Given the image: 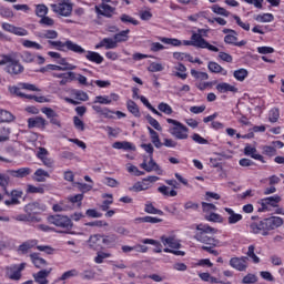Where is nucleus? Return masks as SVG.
I'll list each match as a JSON object with an SVG mask.
<instances>
[{"mask_svg":"<svg viewBox=\"0 0 284 284\" xmlns=\"http://www.w3.org/2000/svg\"><path fill=\"white\" fill-rule=\"evenodd\" d=\"M48 43L60 52H74L75 54H85V60L90 61L91 63H97V65H101V63L104 61L103 55H101L99 52L85 51L83 47L72 42V40H67L65 42H62L61 40H49Z\"/></svg>","mask_w":284,"mask_h":284,"instance_id":"1","label":"nucleus"},{"mask_svg":"<svg viewBox=\"0 0 284 284\" xmlns=\"http://www.w3.org/2000/svg\"><path fill=\"white\" fill-rule=\"evenodd\" d=\"M283 225V217L281 216H271L257 220L250 224L251 234H260L261 236H270V233L273 230H277Z\"/></svg>","mask_w":284,"mask_h":284,"instance_id":"2","label":"nucleus"},{"mask_svg":"<svg viewBox=\"0 0 284 284\" xmlns=\"http://www.w3.org/2000/svg\"><path fill=\"white\" fill-rule=\"evenodd\" d=\"M207 234H216V229L203 223L195 225L193 239L204 245H212L213 247H216V245H219V240L209 236Z\"/></svg>","mask_w":284,"mask_h":284,"instance_id":"3","label":"nucleus"},{"mask_svg":"<svg viewBox=\"0 0 284 284\" xmlns=\"http://www.w3.org/2000/svg\"><path fill=\"white\" fill-rule=\"evenodd\" d=\"M166 123L173 125L169 128V133L173 135L176 141H186V139H190V129L185 124L172 118H168Z\"/></svg>","mask_w":284,"mask_h":284,"instance_id":"4","label":"nucleus"},{"mask_svg":"<svg viewBox=\"0 0 284 284\" xmlns=\"http://www.w3.org/2000/svg\"><path fill=\"white\" fill-rule=\"evenodd\" d=\"M160 241L164 246L171 247V248L166 247L163 250V252H165L166 254H174V256H185L184 251H179L181 250V242L176 240V237L162 235L160 237Z\"/></svg>","mask_w":284,"mask_h":284,"instance_id":"5","label":"nucleus"},{"mask_svg":"<svg viewBox=\"0 0 284 284\" xmlns=\"http://www.w3.org/2000/svg\"><path fill=\"white\" fill-rule=\"evenodd\" d=\"M50 225H54L55 227H60V230H64V232H70L73 227L72 219L68 215L54 214L50 215L47 219Z\"/></svg>","mask_w":284,"mask_h":284,"instance_id":"6","label":"nucleus"},{"mask_svg":"<svg viewBox=\"0 0 284 284\" xmlns=\"http://www.w3.org/2000/svg\"><path fill=\"white\" fill-rule=\"evenodd\" d=\"M199 33L193 32L191 36V41L193 43V48H202L205 50H210V52H219V48L210 44V42H207L202 34H205V29H199L197 30Z\"/></svg>","mask_w":284,"mask_h":284,"instance_id":"7","label":"nucleus"},{"mask_svg":"<svg viewBox=\"0 0 284 284\" xmlns=\"http://www.w3.org/2000/svg\"><path fill=\"white\" fill-rule=\"evenodd\" d=\"M148 130H149L151 142L153 143L154 148H156V150H161L162 145H164V148H173V149L179 145V142H176L172 138H165L163 140V142H161V138L159 136V132H156L151 126H148Z\"/></svg>","mask_w":284,"mask_h":284,"instance_id":"8","label":"nucleus"},{"mask_svg":"<svg viewBox=\"0 0 284 284\" xmlns=\"http://www.w3.org/2000/svg\"><path fill=\"white\" fill-rule=\"evenodd\" d=\"M26 262L20 264H11L4 267V276L9 278V281H21L23 276V270H26Z\"/></svg>","mask_w":284,"mask_h":284,"instance_id":"9","label":"nucleus"},{"mask_svg":"<svg viewBox=\"0 0 284 284\" xmlns=\"http://www.w3.org/2000/svg\"><path fill=\"white\" fill-rule=\"evenodd\" d=\"M52 12L60 17H70L72 14V4L70 0H58L55 3L50 4Z\"/></svg>","mask_w":284,"mask_h":284,"instance_id":"10","label":"nucleus"},{"mask_svg":"<svg viewBox=\"0 0 284 284\" xmlns=\"http://www.w3.org/2000/svg\"><path fill=\"white\" fill-rule=\"evenodd\" d=\"M282 199L280 195H273L268 197L261 199L257 204L260 205L257 212H272V207H278Z\"/></svg>","mask_w":284,"mask_h":284,"instance_id":"11","label":"nucleus"},{"mask_svg":"<svg viewBox=\"0 0 284 284\" xmlns=\"http://www.w3.org/2000/svg\"><path fill=\"white\" fill-rule=\"evenodd\" d=\"M24 212L26 214L31 216V219H36L32 220L33 223H41V216L39 215L41 214V212H43V206H41L39 202H31L27 204L24 206Z\"/></svg>","mask_w":284,"mask_h":284,"instance_id":"12","label":"nucleus"},{"mask_svg":"<svg viewBox=\"0 0 284 284\" xmlns=\"http://www.w3.org/2000/svg\"><path fill=\"white\" fill-rule=\"evenodd\" d=\"M19 57L23 63H34V61L38 65H43V63H45V58L43 55L34 54L30 51H22Z\"/></svg>","mask_w":284,"mask_h":284,"instance_id":"13","label":"nucleus"},{"mask_svg":"<svg viewBox=\"0 0 284 284\" xmlns=\"http://www.w3.org/2000/svg\"><path fill=\"white\" fill-rule=\"evenodd\" d=\"M144 156L143 162L140 164L141 170H144V172H156L158 174H162L163 170H161V166L154 161V156L149 158Z\"/></svg>","mask_w":284,"mask_h":284,"instance_id":"14","label":"nucleus"},{"mask_svg":"<svg viewBox=\"0 0 284 284\" xmlns=\"http://www.w3.org/2000/svg\"><path fill=\"white\" fill-rule=\"evenodd\" d=\"M247 261H250L247 256L232 257L229 265L237 272H245L248 267Z\"/></svg>","mask_w":284,"mask_h":284,"instance_id":"15","label":"nucleus"},{"mask_svg":"<svg viewBox=\"0 0 284 284\" xmlns=\"http://www.w3.org/2000/svg\"><path fill=\"white\" fill-rule=\"evenodd\" d=\"M6 70L8 74H11V77H17V74H21L26 70V68L22 67L19 60H16L11 55V61H9V63L7 64Z\"/></svg>","mask_w":284,"mask_h":284,"instance_id":"16","label":"nucleus"},{"mask_svg":"<svg viewBox=\"0 0 284 284\" xmlns=\"http://www.w3.org/2000/svg\"><path fill=\"white\" fill-rule=\"evenodd\" d=\"M29 130L37 128L38 130H45L48 121L43 116L29 118L27 120Z\"/></svg>","mask_w":284,"mask_h":284,"instance_id":"17","label":"nucleus"},{"mask_svg":"<svg viewBox=\"0 0 284 284\" xmlns=\"http://www.w3.org/2000/svg\"><path fill=\"white\" fill-rule=\"evenodd\" d=\"M108 243V239L103 237L101 234H94L90 236L89 245L92 250H101L103 244Z\"/></svg>","mask_w":284,"mask_h":284,"instance_id":"18","label":"nucleus"},{"mask_svg":"<svg viewBox=\"0 0 284 284\" xmlns=\"http://www.w3.org/2000/svg\"><path fill=\"white\" fill-rule=\"evenodd\" d=\"M2 29H4L6 32L16 34L17 37H28V34H29L28 30H26L21 27H14L8 22L2 23Z\"/></svg>","mask_w":284,"mask_h":284,"instance_id":"19","label":"nucleus"},{"mask_svg":"<svg viewBox=\"0 0 284 284\" xmlns=\"http://www.w3.org/2000/svg\"><path fill=\"white\" fill-rule=\"evenodd\" d=\"M101 48H104V50H116L119 47L114 38H103L98 44H95V50H101Z\"/></svg>","mask_w":284,"mask_h":284,"instance_id":"20","label":"nucleus"},{"mask_svg":"<svg viewBox=\"0 0 284 284\" xmlns=\"http://www.w3.org/2000/svg\"><path fill=\"white\" fill-rule=\"evenodd\" d=\"M51 273H52V268L41 270L38 273L33 274V278L38 284H48L50 283V281H48V276H50Z\"/></svg>","mask_w":284,"mask_h":284,"instance_id":"21","label":"nucleus"},{"mask_svg":"<svg viewBox=\"0 0 284 284\" xmlns=\"http://www.w3.org/2000/svg\"><path fill=\"white\" fill-rule=\"evenodd\" d=\"M215 90H217V92H220V94H227V92H232L233 94H236V92H239V88H236L227 82L217 83L215 87Z\"/></svg>","mask_w":284,"mask_h":284,"instance_id":"22","label":"nucleus"},{"mask_svg":"<svg viewBox=\"0 0 284 284\" xmlns=\"http://www.w3.org/2000/svg\"><path fill=\"white\" fill-rule=\"evenodd\" d=\"M22 196H23V191L12 190L11 199L6 200L4 205H7V207H10V205H20L21 201H19V199H21Z\"/></svg>","mask_w":284,"mask_h":284,"instance_id":"23","label":"nucleus"},{"mask_svg":"<svg viewBox=\"0 0 284 284\" xmlns=\"http://www.w3.org/2000/svg\"><path fill=\"white\" fill-rule=\"evenodd\" d=\"M244 154H245V156H251V159H254L255 161L265 163V158H263V155L258 154L256 151V148H254L252 145H246L244 148Z\"/></svg>","mask_w":284,"mask_h":284,"instance_id":"24","label":"nucleus"},{"mask_svg":"<svg viewBox=\"0 0 284 284\" xmlns=\"http://www.w3.org/2000/svg\"><path fill=\"white\" fill-rule=\"evenodd\" d=\"M224 212L229 214V217H227L229 225H236V223L243 221V215L234 212L230 207H225Z\"/></svg>","mask_w":284,"mask_h":284,"instance_id":"25","label":"nucleus"},{"mask_svg":"<svg viewBox=\"0 0 284 284\" xmlns=\"http://www.w3.org/2000/svg\"><path fill=\"white\" fill-rule=\"evenodd\" d=\"M97 13L101 14L102 17H112V14H114V7L102 2V4L100 7L95 8Z\"/></svg>","mask_w":284,"mask_h":284,"instance_id":"26","label":"nucleus"},{"mask_svg":"<svg viewBox=\"0 0 284 284\" xmlns=\"http://www.w3.org/2000/svg\"><path fill=\"white\" fill-rule=\"evenodd\" d=\"M30 260L37 270H41V267H45L48 265V261L41 257L39 253H31Z\"/></svg>","mask_w":284,"mask_h":284,"instance_id":"27","label":"nucleus"},{"mask_svg":"<svg viewBox=\"0 0 284 284\" xmlns=\"http://www.w3.org/2000/svg\"><path fill=\"white\" fill-rule=\"evenodd\" d=\"M9 173L14 179H26V176H30V174H32V169H30V168H20L18 170H11V171H9Z\"/></svg>","mask_w":284,"mask_h":284,"instance_id":"28","label":"nucleus"},{"mask_svg":"<svg viewBox=\"0 0 284 284\" xmlns=\"http://www.w3.org/2000/svg\"><path fill=\"white\" fill-rule=\"evenodd\" d=\"M113 40L115 41V44L119 45V43H125L126 41H130V29L122 30L113 36Z\"/></svg>","mask_w":284,"mask_h":284,"instance_id":"29","label":"nucleus"},{"mask_svg":"<svg viewBox=\"0 0 284 284\" xmlns=\"http://www.w3.org/2000/svg\"><path fill=\"white\" fill-rule=\"evenodd\" d=\"M207 68L213 74H222V77H227V70L221 67V64H219L217 62H209Z\"/></svg>","mask_w":284,"mask_h":284,"instance_id":"30","label":"nucleus"},{"mask_svg":"<svg viewBox=\"0 0 284 284\" xmlns=\"http://www.w3.org/2000/svg\"><path fill=\"white\" fill-rule=\"evenodd\" d=\"M141 243H143L144 245H154V250L153 252L155 254H161V252H163V245L161 244V242L156 241V240H152V239H143L141 241Z\"/></svg>","mask_w":284,"mask_h":284,"instance_id":"31","label":"nucleus"},{"mask_svg":"<svg viewBox=\"0 0 284 284\" xmlns=\"http://www.w3.org/2000/svg\"><path fill=\"white\" fill-rule=\"evenodd\" d=\"M102 199H108L104 200L100 206V209L102 210V212H108L110 210V206L112 205V203H114V195L110 194V193H104L102 194Z\"/></svg>","mask_w":284,"mask_h":284,"instance_id":"32","label":"nucleus"},{"mask_svg":"<svg viewBox=\"0 0 284 284\" xmlns=\"http://www.w3.org/2000/svg\"><path fill=\"white\" fill-rule=\"evenodd\" d=\"M83 193H79V194H75V195H70L67 197V203H69V205H77V207H81L82 203H83Z\"/></svg>","mask_w":284,"mask_h":284,"instance_id":"33","label":"nucleus"},{"mask_svg":"<svg viewBox=\"0 0 284 284\" xmlns=\"http://www.w3.org/2000/svg\"><path fill=\"white\" fill-rule=\"evenodd\" d=\"M163 220L154 216H143V217H135L134 223L141 224V223H151L152 225H155L156 223H161Z\"/></svg>","mask_w":284,"mask_h":284,"instance_id":"34","label":"nucleus"},{"mask_svg":"<svg viewBox=\"0 0 284 284\" xmlns=\"http://www.w3.org/2000/svg\"><path fill=\"white\" fill-rule=\"evenodd\" d=\"M112 148L114 150H124L125 152L134 150V145H132V143L128 141H116L112 144Z\"/></svg>","mask_w":284,"mask_h":284,"instance_id":"35","label":"nucleus"},{"mask_svg":"<svg viewBox=\"0 0 284 284\" xmlns=\"http://www.w3.org/2000/svg\"><path fill=\"white\" fill-rule=\"evenodd\" d=\"M10 134H12V129L10 126L0 125V143L10 141Z\"/></svg>","mask_w":284,"mask_h":284,"instance_id":"36","label":"nucleus"},{"mask_svg":"<svg viewBox=\"0 0 284 284\" xmlns=\"http://www.w3.org/2000/svg\"><path fill=\"white\" fill-rule=\"evenodd\" d=\"M160 178L156 175H149L148 178H144L142 181H140L142 187H144V192L145 190H150L152 187V183H156V181H159Z\"/></svg>","mask_w":284,"mask_h":284,"instance_id":"37","label":"nucleus"},{"mask_svg":"<svg viewBox=\"0 0 284 284\" xmlns=\"http://www.w3.org/2000/svg\"><path fill=\"white\" fill-rule=\"evenodd\" d=\"M52 210L53 212H70L72 205L68 201H61L58 204H53Z\"/></svg>","mask_w":284,"mask_h":284,"instance_id":"38","label":"nucleus"},{"mask_svg":"<svg viewBox=\"0 0 284 284\" xmlns=\"http://www.w3.org/2000/svg\"><path fill=\"white\" fill-rule=\"evenodd\" d=\"M14 121V114L12 112L0 109V123H12Z\"/></svg>","mask_w":284,"mask_h":284,"instance_id":"39","label":"nucleus"},{"mask_svg":"<svg viewBox=\"0 0 284 284\" xmlns=\"http://www.w3.org/2000/svg\"><path fill=\"white\" fill-rule=\"evenodd\" d=\"M175 70H178L174 73V77H178V79H182V81H185V79H187V68L185 67V64L183 63H178V65L175 67Z\"/></svg>","mask_w":284,"mask_h":284,"instance_id":"40","label":"nucleus"},{"mask_svg":"<svg viewBox=\"0 0 284 284\" xmlns=\"http://www.w3.org/2000/svg\"><path fill=\"white\" fill-rule=\"evenodd\" d=\"M49 176H50V173H48V171L43 169H38L33 174V179L38 183H43L45 179H49Z\"/></svg>","mask_w":284,"mask_h":284,"instance_id":"41","label":"nucleus"},{"mask_svg":"<svg viewBox=\"0 0 284 284\" xmlns=\"http://www.w3.org/2000/svg\"><path fill=\"white\" fill-rule=\"evenodd\" d=\"M158 192L160 194H162V196H178L179 195V192H176V190L172 189L170 191V186H166V185H161L158 187Z\"/></svg>","mask_w":284,"mask_h":284,"instance_id":"42","label":"nucleus"},{"mask_svg":"<svg viewBox=\"0 0 284 284\" xmlns=\"http://www.w3.org/2000/svg\"><path fill=\"white\" fill-rule=\"evenodd\" d=\"M34 245H37V240H30L20 244L18 250L19 252H22V254H28V251L32 250Z\"/></svg>","mask_w":284,"mask_h":284,"instance_id":"43","label":"nucleus"},{"mask_svg":"<svg viewBox=\"0 0 284 284\" xmlns=\"http://www.w3.org/2000/svg\"><path fill=\"white\" fill-rule=\"evenodd\" d=\"M71 81H77V73L69 71L64 73V77H62L59 85H68V83H71Z\"/></svg>","mask_w":284,"mask_h":284,"instance_id":"44","label":"nucleus"},{"mask_svg":"<svg viewBox=\"0 0 284 284\" xmlns=\"http://www.w3.org/2000/svg\"><path fill=\"white\" fill-rule=\"evenodd\" d=\"M144 212H146V214H158L159 216H163L164 214L163 211L160 209H156L154 204H152V202H148L144 205Z\"/></svg>","mask_w":284,"mask_h":284,"instance_id":"45","label":"nucleus"},{"mask_svg":"<svg viewBox=\"0 0 284 284\" xmlns=\"http://www.w3.org/2000/svg\"><path fill=\"white\" fill-rule=\"evenodd\" d=\"M158 39L161 43H165V45H174V48H179V45H181V40L176 38L159 37Z\"/></svg>","mask_w":284,"mask_h":284,"instance_id":"46","label":"nucleus"},{"mask_svg":"<svg viewBox=\"0 0 284 284\" xmlns=\"http://www.w3.org/2000/svg\"><path fill=\"white\" fill-rule=\"evenodd\" d=\"M126 108L131 112V114H133V116H141V111L139 110V105H136V102L129 100L126 102Z\"/></svg>","mask_w":284,"mask_h":284,"instance_id":"47","label":"nucleus"},{"mask_svg":"<svg viewBox=\"0 0 284 284\" xmlns=\"http://www.w3.org/2000/svg\"><path fill=\"white\" fill-rule=\"evenodd\" d=\"M248 74H250V72H247L246 69H239L233 72L234 79H236V81H240V82L245 81V79H247Z\"/></svg>","mask_w":284,"mask_h":284,"instance_id":"48","label":"nucleus"},{"mask_svg":"<svg viewBox=\"0 0 284 284\" xmlns=\"http://www.w3.org/2000/svg\"><path fill=\"white\" fill-rule=\"evenodd\" d=\"M256 247L254 245H250L246 252V258H251L252 263L258 264L261 263V258L256 256V253H254Z\"/></svg>","mask_w":284,"mask_h":284,"instance_id":"49","label":"nucleus"},{"mask_svg":"<svg viewBox=\"0 0 284 284\" xmlns=\"http://www.w3.org/2000/svg\"><path fill=\"white\" fill-rule=\"evenodd\" d=\"M61 67V69H55V71L58 72H65V70H77V65L71 64L70 62L65 61V58H62L59 62H58Z\"/></svg>","mask_w":284,"mask_h":284,"instance_id":"50","label":"nucleus"},{"mask_svg":"<svg viewBox=\"0 0 284 284\" xmlns=\"http://www.w3.org/2000/svg\"><path fill=\"white\" fill-rule=\"evenodd\" d=\"M242 284H256L258 283V276L254 273H247L241 281Z\"/></svg>","mask_w":284,"mask_h":284,"instance_id":"51","label":"nucleus"},{"mask_svg":"<svg viewBox=\"0 0 284 284\" xmlns=\"http://www.w3.org/2000/svg\"><path fill=\"white\" fill-rule=\"evenodd\" d=\"M281 119V111L277 108H273L268 112L270 123H276Z\"/></svg>","mask_w":284,"mask_h":284,"instance_id":"52","label":"nucleus"},{"mask_svg":"<svg viewBox=\"0 0 284 284\" xmlns=\"http://www.w3.org/2000/svg\"><path fill=\"white\" fill-rule=\"evenodd\" d=\"M158 110L160 112H162L163 114H166L168 116L172 115L174 113V110L172 109V106L165 102H161L158 105Z\"/></svg>","mask_w":284,"mask_h":284,"instance_id":"53","label":"nucleus"},{"mask_svg":"<svg viewBox=\"0 0 284 284\" xmlns=\"http://www.w3.org/2000/svg\"><path fill=\"white\" fill-rule=\"evenodd\" d=\"M105 258H112V253H105L103 251H99L97 253V256L94 257V263H97L98 265H101V263H103Z\"/></svg>","mask_w":284,"mask_h":284,"instance_id":"54","label":"nucleus"},{"mask_svg":"<svg viewBox=\"0 0 284 284\" xmlns=\"http://www.w3.org/2000/svg\"><path fill=\"white\" fill-rule=\"evenodd\" d=\"M191 75L193 79H200L201 81H207L210 79L207 72L196 71V69H191Z\"/></svg>","mask_w":284,"mask_h":284,"instance_id":"55","label":"nucleus"},{"mask_svg":"<svg viewBox=\"0 0 284 284\" xmlns=\"http://www.w3.org/2000/svg\"><path fill=\"white\" fill-rule=\"evenodd\" d=\"M120 21L125 24L131 23L132 26H139V23H140L139 20L132 18L131 16H129L126 13H123L120 16Z\"/></svg>","mask_w":284,"mask_h":284,"instance_id":"56","label":"nucleus"},{"mask_svg":"<svg viewBox=\"0 0 284 284\" xmlns=\"http://www.w3.org/2000/svg\"><path fill=\"white\" fill-rule=\"evenodd\" d=\"M239 37L236 31L235 33H229L224 37V43H226V45H235Z\"/></svg>","mask_w":284,"mask_h":284,"instance_id":"57","label":"nucleus"},{"mask_svg":"<svg viewBox=\"0 0 284 284\" xmlns=\"http://www.w3.org/2000/svg\"><path fill=\"white\" fill-rule=\"evenodd\" d=\"M23 88L20 87V83H18V87H9L10 94H14L16 97H20V99H26V93L21 92Z\"/></svg>","mask_w":284,"mask_h":284,"instance_id":"58","label":"nucleus"},{"mask_svg":"<svg viewBox=\"0 0 284 284\" xmlns=\"http://www.w3.org/2000/svg\"><path fill=\"white\" fill-rule=\"evenodd\" d=\"M255 19H256V21H260L261 23H272V21H274V14L264 13V14L257 16Z\"/></svg>","mask_w":284,"mask_h":284,"instance_id":"59","label":"nucleus"},{"mask_svg":"<svg viewBox=\"0 0 284 284\" xmlns=\"http://www.w3.org/2000/svg\"><path fill=\"white\" fill-rule=\"evenodd\" d=\"M41 39H58L59 38V32H57L55 30H44L41 34H40Z\"/></svg>","mask_w":284,"mask_h":284,"instance_id":"60","label":"nucleus"},{"mask_svg":"<svg viewBox=\"0 0 284 284\" xmlns=\"http://www.w3.org/2000/svg\"><path fill=\"white\" fill-rule=\"evenodd\" d=\"M22 45L24 48H33L34 50H43V45L39 44V42H34L32 40H24L22 42Z\"/></svg>","mask_w":284,"mask_h":284,"instance_id":"61","label":"nucleus"},{"mask_svg":"<svg viewBox=\"0 0 284 284\" xmlns=\"http://www.w3.org/2000/svg\"><path fill=\"white\" fill-rule=\"evenodd\" d=\"M73 276H79V271H77V268L64 272L61 275L60 281H68V278H72Z\"/></svg>","mask_w":284,"mask_h":284,"instance_id":"62","label":"nucleus"},{"mask_svg":"<svg viewBox=\"0 0 284 284\" xmlns=\"http://www.w3.org/2000/svg\"><path fill=\"white\" fill-rule=\"evenodd\" d=\"M36 14L37 17L43 18L45 14H48V8L45 4H38L36 7Z\"/></svg>","mask_w":284,"mask_h":284,"instance_id":"63","label":"nucleus"},{"mask_svg":"<svg viewBox=\"0 0 284 284\" xmlns=\"http://www.w3.org/2000/svg\"><path fill=\"white\" fill-rule=\"evenodd\" d=\"M263 154H265V156H276V148L274 146H270V145H265L263 146Z\"/></svg>","mask_w":284,"mask_h":284,"instance_id":"64","label":"nucleus"}]
</instances>
